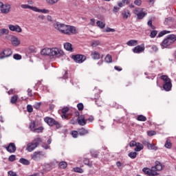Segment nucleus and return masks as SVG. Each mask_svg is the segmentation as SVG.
Wrapping results in <instances>:
<instances>
[{
  "mask_svg": "<svg viewBox=\"0 0 176 176\" xmlns=\"http://www.w3.org/2000/svg\"><path fill=\"white\" fill-rule=\"evenodd\" d=\"M54 28L65 35H75L76 34V28L75 26L67 25L60 22H56L54 24Z\"/></svg>",
  "mask_w": 176,
  "mask_h": 176,
  "instance_id": "1",
  "label": "nucleus"
},
{
  "mask_svg": "<svg viewBox=\"0 0 176 176\" xmlns=\"http://www.w3.org/2000/svg\"><path fill=\"white\" fill-rule=\"evenodd\" d=\"M160 78L164 81V90H165V91H170V90H171V87H173V84H171V79H170L167 75H163L160 77Z\"/></svg>",
  "mask_w": 176,
  "mask_h": 176,
  "instance_id": "2",
  "label": "nucleus"
},
{
  "mask_svg": "<svg viewBox=\"0 0 176 176\" xmlns=\"http://www.w3.org/2000/svg\"><path fill=\"white\" fill-rule=\"evenodd\" d=\"M176 41V36L174 34H170L166 38H164L162 41V46L164 47H167L170 45H173Z\"/></svg>",
  "mask_w": 176,
  "mask_h": 176,
  "instance_id": "3",
  "label": "nucleus"
},
{
  "mask_svg": "<svg viewBox=\"0 0 176 176\" xmlns=\"http://www.w3.org/2000/svg\"><path fill=\"white\" fill-rule=\"evenodd\" d=\"M44 121L47 124L48 126H56V129H60L61 127L60 123L56 121L54 118L46 117L44 118Z\"/></svg>",
  "mask_w": 176,
  "mask_h": 176,
  "instance_id": "4",
  "label": "nucleus"
},
{
  "mask_svg": "<svg viewBox=\"0 0 176 176\" xmlns=\"http://www.w3.org/2000/svg\"><path fill=\"white\" fill-rule=\"evenodd\" d=\"M45 153L43 151H35L31 155V159L34 162H38L41 160L42 157H45Z\"/></svg>",
  "mask_w": 176,
  "mask_h": 176,
  "instance_id": "5",
  "label": "nucleus"
},
{
  "mask_svg": "<svg viewBox=\"0 0 176 176\" xmlns=\"http://www.w3.org/2000/svg\"><path fill=\"white\" fill-rule=\"evenodd\" d=\"M29 129L33 133H42V130H43V128L42 126L36 128V124L35 123L34 120H32L30 122Z\"/></svg>",
  "mask_w": 176,
  "mask_h": 176,
  "instance_id": "6",
  "label": "nucleus"
},
{
  "mask_svg": "<svg viewBox=\"0 0 176 176\" xmlns=\"http://www.w3.org/2000/svg\"><path fill=\"white\" fill-rule=\"evenodd\" d=\"M133 13L138 16V19L139 20H142V19L144 18L147 14L146 12H144V8L135 9Z\"/></svg>",
  "mask_w": 176,
  "mask_h": 176,
  "instance_id": "7",
  "label": "nucleus"
},
{
  "mask_svg": "<svg viewBox=\"0 0 176 176\" xmlns=\"http://www.w3.org/2000/svg\"><path fill=\"white\" fill-rule=\"evenodd\" d=\"M64 54V52L58 48H51V56H55V57H60Z\"/></svg>",
  "mask_w": 176,
  "mask_h": 176,
  "instance_id": "8",
  "label": "nucleus"
},
{
  "mask_svg": "<svg viewBox=\"0 0 176 176\" xmlns=\"http://www.w3.org/2000/svg\"><path fill=\"white\" fill-rule=\"evenodd\" d=\"M73 60L75 63H78V64H82L83 61L86 60V56L80 54L74 55L72 56Z\"/></svg>",
  "mask_w": 176,
  "mask_h": 176,
  "instance_id": "9",
  "label": "nucleus"
},
{
  "mask_svg": "<svg viewBox=\"0 0 176 176\" xmlns=\"http://www.w3.org/2000/svg\"><path fill=\"white\" fill-rule=\"evenodd\" d=\"M133 53L139 54L140 53H142L145 52V45L142 44L141 45H137L133 50Z\"/></svg>",
  "mask_w": 176,
  "mask_h": 176,
  "instance_id": "10",
  "label": "nucleus"
},
{
  "mask_svg": "<svg viewBox=\"0 0 176 176\" xmlns=\"http://www.w3.org/2000/svg\"><path fill=\"white\" fill-rule=\"evenodd\" d=\"M8 28L10 31H12L14 32H23V29L19 25H8Z\"/></svg>",
  "mask_w": 176,
  "mask_h": 176,
  "instance_id": "11",
  "label": "nucleus"
},
{
  "mask_svg": "<svg viewBox=\"0 0 176 176\" xmlns=\"http://www.w3.org/2000/svg\"><path fill=\"white\" fill-rule=\"evenodd\" d=\"M143 173H144V174H146L147 175H150V176H155V175H157V172L153 171V170H152V167L151 168H144L142 169Z\"/></svg>",
  "mask_w": 176,
  "mask_h": 176,
  "instance_id": "12",
  "label": "nucleus"
},
{
  "mask_svg": "<svg viewBox=\"0 0 176 176\" xmlns=\"http://www.w3.org/2000/svg\"><path fill=\"white\" fill-rule=\"evenodd\" d=\"M4 148L10 153H14L16 152V144L14 143H10L8 146H4Z\"/></svg>",
  "mask_w": 176,
  "mask_h": 176,
  "instance_id": "13",
  "label": "nucleus"
},
{
  "mask_svg": "<svg viewBox=\"0 0 176 176\" xmlns=\"http://www.w3.org/2000/svg\"><path fill=\"white\" fill-rule=\"evenodd\" d=\"M77 122L80 126H85L86 123H87V120H86L84 115H81L78 117Z\"/></svg>",
  "mask_w": 176,
  "mask_h": 176,
  "instance_id": "14",
  "label": "nucleus"
},
{
  "mask_svg": "<svg viewBox=\"0 0 176 176\" xmlns=\"http://www.w3.org/2000/svg\"><path fill=\"white\" fill-rule=\"evenodd\" d=\"M12 56V50L6 49L0 54V58H6V57H10Z\"/></svg>",
  "mask_w": 176,
  "mask_h": 176,
  "instance_id": "15",
  "label": "nucleus"
},
{
  "mask_svg": "<svg viewBox=\"0 0 176 176\" xmlns=\"http://www.w3.org/2000/svg\"><path fill=\"white\" fill-rule=\"evenodd\" d=\"M9 12H10V5L3 4V6L1 7V12L3 14H8Z\"/></svg>",
  "mask_w": 176,
  "mask_h": 176,
  "instance_id": "16",
  "label": "nucleus"
},
{
  "mask_svg": "<svg viewBox=\"0 0 176 176\" xmlns=\"http://www.w3.org/2000/svg\"><path fill=\"white\" fill-rule=\"evenodd\" d=\"M153 171L157 173V171H162L163 170V166L159 161L155 162V166L152 167Z\"/></svg>",
  "mask_w": 176,
  "mask_h": 176,
  "instance_id": "17",
  "label": "nucleus"
},
{
  "mask_svg": "<svg viewBox=\"0 0 176 176\" xmlns=\"http://www.w3.org/2000/svg\"><path fill=\"white\" fill-rule=\"evenodd\" d=\"M11 43L12 45V46L17 47L20 45L21 41H20V39H19V38H17V36H12L11 37Z\"/></svg>",
  "mask_w": 176,
  "mask_h": 176,
  "instance_id": "18",
  "label": "nucleus"
},
{
  "mask_svg": "<svg viewBox=\"0 0 176 176\" xmlns=\"http://www.w3.org/2000/svg\"><path fill=\"white\" fill-rule=\"evenodd\" d=\"M36 148H38V146H36L33 143V142H32L27 144L26 151H28V152H32V151H34V149H36Z\"/></svg>",
  "mask_w": 176,
  "mask_h": 176,
  "instance_id": "19",
  "label": "nucleus"
},
{
  "mask_svg": "<svg viewBox=\"0 0 176 176\" xmlns=\"http://www.w3.org/2000/svg\"><path fill=\"white\" fill-rule=\"evenodd\" d=\"M42 56H51L52 48H44L41 52Z\"/></svg>",
  "mask_w": 176,
  "mask_h": 176,
  "instance_id": "20",
  "label": "nucleus"
},
{
  "mask_svg": "<svg viewBox=\"0 0 176 176\" xmlns=\"http://www.w3.org/2000/svg\"><path fill=\"white\" fill-rule=\"evenodd\" d=\"M122 16L124 20H127V19L130 17L131 14H130V11L129 10H124L122 12Z\"/></svg>",
  "mask_w": 176,
  "mask_h": 176,
  "instance_id": "21",
  "label": "nucleus"
},
{
  "mask_svg": "<svg viewBox=\"0 0 176 176\" xmlns=\"http://www.w3.org/2000/svg\"><path fill=\"white\" fill-rule=\"evenodd\" d=\"M78 134L79 135H86V134H89V130L85 128H81L78 129Z\"/></svg>",
  "mask_w": 176,
  "mask_h": 176,
  "instance_id": "22",
  "label": "nucleus"
},
{
  "mask_svg": "<svg viewBox=\"0 0 176 176\" xmlns=\"http://www.w3.org/2000/svg\"><path fill=\"white\" fill-rule=\"evenodd\" d=\"M19 163L23 164V166H30L31 164V162H30V161L25 158H21L19 160Z\"/></svg>",
  "mask_w": 176,
  "mask_h": 176,
  "instance_id": "23",
  "label": "nucleus"
},
{
  "mask_svg": "<svg viewBox=\"0 0 176 176\" xmlns=\"http://www.w3.org/2000/svg\"><path fill=\"white\" fill-rule=\"evenodd\" d=\"M64 49H65V50H67V52H72V44L69 43H65Z\"/></svg>",
  "mask_w": 176,
  "mask_h": 176,
  "instance_id": "24",
  "label": "nucleus"
},
{
  "mask_svg": "<svg viewBox=\"0 0 176 176\" xmlns=\"http://www.w3.org/2000/svg\"><path fill=\"white\" fill-rule=\"evenodd\" d=\"M128 46H137L138 45V41L137 40H130L126 42Z\"/></svg>",
  "mask_w": 176,
  "mask_h": 176,
  "instance_id": "25",
  "label": "nucleus"
},
{
  "mask_svg": "<svg viewBox=\"0 0 176 176\" xmlns=\"http://www.w3.org/2000/svg\"><path fill=\"white\" fill-rule=\"evenodd\" d=\"M135 146H136L135 148V152H140V151H142V149H144V146L140 142L136 143Z\"/></svg>",
  "mask_w": 176,
  "mask_h": 176,
  "instance_id": "26",
  "label": "nucleus"
},
{
  "mask_svg": "<svg viewBox=\"0 0 176 176\" xmlns=\"http://www.w3.org/2000/svg\"><path fill=\"white\" fill-rule=\"evenodd\" d=\"M34 12H38V13H49V10L39 9L36 7H34Z\"/></svg>",
  "mask_w": 176,
  "mask_h": 176,
  "instance_id": "27",
  "label": "nucleus"
},
{
  "mask_svg": "<svg viewBox=\"0 0 176 176\" xmlns=\"http://www.w3.org/2000/svg\"><path fill=\"white\" fill-rule=\"evenodd\" d=\"M91 57L92 58H94V60H100V53H98V52H94L91 53Z\"/></svg>",
  "mask_w": 176,
  "mask_h": 176,
  "instance_id": "28",
  "label": "nucleus"
},
{
  "mask_svg": "<svg viewBox=\"0 0 176 176\" xmlns=\"http://www.w3.org/2000/svg\"><path fill=\"white\" fill-rule=\"evenodd\" d=\"M146 145H147L148 149H151L153 151L157 150V147H156L154 144H152L148 142H146Z\"/></svg>",
  "mask_w": 176,
  "mask_h": 176,
  "instance_id": "29",
  "label": "nucleus"
},
{
  "mask_svg": "<svg viewBox=\"0 0 176 176\" xmlns=\"http://www.w3.org/2000/svg\"><path fill=\"white\" fill-rule=\"evenodd\" d=\"M21 8H22V9H31V10H33V11H34V9H35V7L31 6L28 4H21Z\"/></svg>",
  "mask_w": 176,
  "mask_h": 176,
  "instance_id": "30",
  "label": "nucleus"
},
{
  "mask_svg": "<svg viewBox=\"0 0 176 176\" xmlns=\"http://www.w3.org/2000/svg\"><path fill=\"white\" fill-rule=\"evenodd\" d=\"M8 34H9V30L5 28L0 30V36H3V35H8Z\"/></svg>",
  "mask_w": 176,
  "mask_h": 176,
  "instance_id": "31",
  "label": "nucleus"
},
{
  "mask_svg": "<svg viewBox=\"0 0 176 176\" xmlns=\"http://www.w3.org/2000/svg\"><path fill=\"white\" fill-rule=\"evenodd\" d=\"M96 25L98 27H99V28H101L102 30L105 28V23L101 21H98L96 22Z\"/></svg>",
  "mask_w": 176,
  "mask_h": 176,
  "instance_id": "32",
  "label": "nucleus"
},
{
  "mask_svg": "<svg viewBox=\"0 0 176 176\" xmlns=\"http://www.w3.org/2000/svg\"><path fill=\"white\" fill-rule=\"evenodd\" d=\"M32 142H33L36 146H38L39 143L42 142V140H41V138H36Z\"/></svg>",
  "mask_w": 176,
  "mask_h": 176,
  "instance_id": "33",
  "label": "nucleus"
},
{
  "mask_svg": "<svg viewBox=\"0 0 176 176\" xmlns=\"http://www.w3.org/2000/svg\"><path fill=\"white\" fill-rule=\"evenodd\" d=\"M137 120L139 122H146V117L143 115H139L137 118Z\"/></svg>",
  "mask_w": 176,
  "mask_h": 176,
  "instance_id": "34",
  "label": "nucleus"
},
{
  "mask_svg": "<svg viewBox=\"0 0 176 176\" xmlns=\"http://www.w3.org/2000/svg\"><path fill=\"white\" fill-rule=\"evenodd\" d=\"M167 34H170V31L168 30H163L162 32H160L159 34H158V38H162V36H164V35H166Z\"/></svg>",
  "mask_w": 176,
  "mask_h": 176,
  "instance_id": "35",
  "label": "nucleus"
},
{
  "mask_svg": "<svg viewBox=\"0 0 176 176\" xmlns=\"http://www.w3.org/2000/svg\"><path fill=\"white\" fill-rule=\"evenodd\" d=\"M104 61L107 63H112V56L107 54L104 58Z\"/></svg>",
  "mask_w": 176,
  "mask_h": 176,
  "instance_id": "36",
  "label": "nucleus"
},
{
  "mask_svg": "<svg viewBox=\"0 0 176 176\" xmlns=\"http://www.w3.org/2000/svg\"><path fill=\"white\" fill-rule=\"evenodd\" d=\"M100 41H94L91 43V46L93 47H97V46H100Z\"/></svg>",
  "mask_w": 176,
  "mask_h": 176,
  "instance_id": "37",
  "label": "nucleus"
},
{
  "mask_svg": "<svg viewBox=\"0 0 176 176\" xmlns=\"http://www.w3.org/2000/svg\"><path fill=\"white\" fill-rule=\"evenodd\" d=\"M67 164V162L62 161L59 163V167L60 168H66Z\"/></svg>",
  "mask_w": 176,
  "mask_h": 176,
  "instance_id": "38",
  "label": "nucleus"
},
{
  "mask_svg": "<svg viewBox=\"0 0 176 176\" xmlns=\"http://www.w3.org/2000/svg\"><path fill=\"white\" fill-rule=\"evenodd\" d=\"M18 98H19V97H17V96H12L10 100L11 104H16V102H17Z\"/></svg>",
  "mask_w": 176,
  "mask_h": 176,
  "instance_id": "39",
  "label": "nucleus"
},
{
  "mask_svg": "<svg viewBox=\"0 0 176 176\" xmlns=\"http://www.w3.org/2000/svg\"><path fill=\"white\" fill-rule=\"evenodd\" d=\"M165 147H166L168 149H170L171 148V141H170V140H167L166 141Z\"/></svg>",
  "mask_w": 176,
  "mask_h": 176,
  "instance_id": "40",
  "label": "nucleus"
},
{
  "mask_svg": "<svg viewBox=\"0 0 176 176\" xmlns=\"http://www.w3.org/2000/svg\"><path fill=\"white\" fill-rule=\"evenodd\" d=\"M128 156H129L131 159H135L137 157V153L135 152H131L128 154Z\"/></svg>",
  "mask_w": 176,
  "mask_h": 176,
  "instance_id": "41",
  "label": "nucleus"
},
{
  "mask_svg": "<svg viewBox=\"0 0 176 176\" xmlns=\"http://www.w3.org/2000/svg\"><path fill=\"white\" fill-rule=\"evenodd\" d=\"M72 135L73 138H78V135H79V131H73L72 132Z\"/></svg>",
  "mask_w": 176,
  "mask_h": 176,
  "instance_id": "42",
  "label": "nucleus"
},
{
  "mask_svg": "<svg viewBox=\"0 0 176 176\" xmlns=\"http://www.w3.org/2000/svg\"><path fill=\"white\" fill-rule=\"evenodd\" d=\"M74 171L75 173H80V174H82V173H83V169L79 167H76V168H74Z\"/></svg>",
  "mask_w": 176,
  "mask_h": 176,
  "instance_id": "43",
  "label": "nucleus"
},
{
  "mask_svg": "<svg viewBox=\"0 0 176 176\" xmlns=\"http://www.w3.org/2000/svg\"><path fill=\"white\" fill-rule=\"evenodd\" d=\"M156 35H157V31L153 30L151 32V34H150L151 38H155Z\"/></svg>",
  "mask_w": 176,
  "mask_h": 176,
  "instance_id": "44",
  "label": "nucleus"
},
{
  "mask_svg": "<svg viewBox=\"0 0 176 176\" xmlns=\"http://www.w3.org/2000/svg\"><path fill=\"white\" fill-rule=\"evenodd\" d=\"M46 2L49 3V5H54V3H57L58 0H46Z\"/></svg>",
  "mask_w": 176,
  "mask_h": 176,
  "instance_id": "45",
  "label": "nucleus"
},
{
  "mask_svg": "<svg viewBox=\"0 0 176 176\" xmlns=\"http://www.w3.org/2000/svg\"><path fill=\"white\" fill-rule=\"evenodd\" d=\"M27 111L30 113H32V111H34V108L32 107V106L31 104H28L27 106Z\"/></svg>",
  "mask_w": 176,
  "mask_h": 176,
  "instance_id": "46",
  "label": "nucleus"
},
{
  "mask_svg": "<svg viewBox=\"0 0 176 176\" xmlns=\"http://www.w3.org/2000/svg\"><path fill=\"white\" fill-rule=\"evenodd\" d=\"M84 107H85L83 106V103H78L77 104V108H78V111H83Z\"/></svg>",
  "mask_w": 176,
  "mask_h": 176,
  "instance_id": "47",
  "label": "nucleus"
},
{
  "mask_svg": "<svg viewBox=\"0 0 176 176\" xmlns=\"http://www.w3.org/2000/svg\"><path fill=\"white\" fill-rule=\"evenodd\" d=\"M91 155L93 157H97L98 156V151H91Z\"/></svg>",
  "mask_w": 176,
  "mask_h": 176,
  "instance_id": "48",
  "label": "nucleus"
},
{
  "mask_svg": "<svg viewBox=\"0 0 176 176\" xmlns=\"http://www.w3.org/2000/svg\"><path fill=\"white\" fill-rule=\"evenodd\" d=\"M41 104H42V103H41V102L35 103V104H34V108L35 109H39V108H41Z\"/></svg>",
  "mask_w": 176,
  "mask_h": 176,
  "instance_id": "49",
  "label": "nucleus"
},
{
  "mask_svg": "<svg viewBox=\"0 0 176 176\" xmlns=\"http://www.w3.org/2000/svg\"><path fill=\"white\" fill-rule=\"evenodd\" d=\"M9 162H14L16 160V155H11L8 158Z\"/></svg>",
  "mask_w": 176,
  "mask_h": 176,
  "instance_id": "50",
  "label": "nucleus"
},
{
  "mask_svg": "<svg viewBox=\"0 0 176 176\" xmlns=\"http://www.w3.org/2000/svg\"><path fill=\"white\" fill-rule=\"evenodd\" d=\"M13 58L14 60H21V55L19 54H14Z\"/></svg>",
  "mask_w": 176,
  "mask_h": 176,
  "instance_id": "51",
  "label": "nucleus"
},
{
  "mask_svg": "<svg viewBox=\"0 0 176 176\" xmlns=\"http://www.w3.org/2000/svg\"><path fill=\"white\" fill-rule=\"evenodd\" d=\"M148 137H152V135H156V131H150L147 132Z\"/></svg>",
  "mask_w": 176,
  "mask_h": 176,
  "instance_id": "52",
  "label": "nucleus"
},
{
  "mask_svg": "<svg viewBox=\"0 0 176 176\" xmlns=\"http://www.w3.org/2000/svg\"><path fill=\"white\" fill-rule=\"evenodd\" d=\"M69 111V108L68 107H63L61 110L62 113H67Z\"/></svg>",
  "mask_w": 176,
  "mask_h": 176,
  "instance_id": "53",
  "label": "nucleus"
},
{
  "mask_svg": "<svg viewBox=\"0 0 176 176\" xmlns=\"http://www.w3.org/2000/svg\"><path fill=\"white\" fill-rule=\"evenodd\" d=\"M115 29H112L111 28H107L105 30H104V32H115Z\"/></svg>",
  "mask_w": 176,
  "mask_h": 176,
  "instance_id": "54",
  "label": "nucleus"
},
{
  "mask_svg": "<svg viewBox=\"0 0 176 176\" xmlns=\"http://www.w3.org/2000/svg\"><path fill=\"white\" fill-rule=\"evenodd\" d=\"M151 50L153 52H155V53L159 51V48L156 45H152Z\"/></svg>",
  "mask_w": 176,
  "mask_h": 176,
  "instance_id": "55",
  "label": "nucleus"
},
{
  "mask_svg": "<svg viewBox=\"0 0 176 176\" xmlns=\"http://www.w3.org/2000/svg\"><path fill=\"white\" fill-rule=\"evenodd\" d=\"M8 174L10 176H19V175H17V173H16V172H13L12 170L8 171Z\"/></svg>",
  "mask_w": 176,
  "mask_h": 176,
  "instance_id": "56",
  "label": "nucleus"
},
{
  "mask_svg": "<svg viewBox=\"0 0 176 176\" xmlns=\"http://www.w3.org/2000/svg\"><path fill=\"white\" fill-rule=\"evenodd\" d=\"M135 5H136V6H141V3H142V1L141 0H135L134 1Z\"/></svg>",
  "mask_w": 176,
  "mask_h": 176,
  "instance_id": "57",
  "label": "nucleus"
},
{
  "mask_svg": "<svg viewBox=\"0 0 176 176\" xmlns=\"http://www.w3.org/2000/svg\"><path fill=\"white\" fill-rule=\"evenodd\" d=\"M96 25V19H91L89 22V25L94 26Z\"/></svg>",
  "mask_w": 176,
  "mask_h": 176,
  "instance_id": "58",
  "label": "nucleus"
},
{
  "mask_svg": "<svg viewBox=\"0 0 176 176\" xmlns=\"http://www.w3.org/2000/svg\"><path fill=\"white\" fill-rule=\"evenodd\" d=\"M137 145V142L135 141H131L130 143H129V146H136Z\"/></svg>",
  "mask_w": 176,
  "mask_h": 176,
  "instance_id": "59",
  "label": "nucleus"
},
{
  "mask_svg": "<svg viewBox=\"0 0 176 176\" xmlns=\"http://www.w3.org/2000/svg\"><path fill=\"white\" fill-rule=\"evenodd\" d=\"M120 10V8H119V7L114 6L113 12H114L115 13H117V12H119Z\"/></svg>",
  "mask_w": 176,
  "mask_h": 176,
  "instance_id": "60",
  "label": "nucleus"
},
{
  "mask_svg": "<svg viewBox=\"0 0 176 176\" xmlns=\"http://www.w3.org/2000/svg\"><path fill=\"white\" fill-rule=\"evenodd\" d=\"M28 96H29V97H32V90L30 89H28Z\"/></svg>",
  "mask_w": 176,
  "mask_h": 176,
  "instance_id": "61",
  "label": "nucleus"
},
{
  "mask_svg": "<svg viewBox=\"0 0 176 176\" xmlns=\"http://www.w3.org/2000/svg\"><path fill=\"white\" fill-rule=\"evenodd\" d=\"M124 5H126V4L124 3L123 1L118 3V6H119V8H123V6H124Z\"/></svg>",
  "mask_w": 176,
  "mask_h": 176,
  "instance_id": "62",
  "label": "nucleus"
},
{
  "mask_svg": "<svg viewBox=\"0 0 176 176\" xmlns=\"http://www.w3.org/2000/svg\"><path fill=\"white\" fill-rule=\"evenodd\" d=\"M42 147L44 148V149H49V148H50L46 143L43 144Z\"/></svg>",
  "mask_w": 176,
  "mask_h": 176,
  "instance_id": "63",
  "label": "nucleus"
},
{
  "mask_svg": "<svg viewBox=\"0 0 176 176\" xmlns=\"http://www.w3.org/2000/svg\"><path fill=\"white\" fill-rule=\"evenodd\" d=\"M114 68L116 69V71H122V67L119 66H115Z\"/></svg>",
  "mask_w": 176,
  "mask_h": 176,
  "instance_id": "64",
  "label": "nucleus"
}]
</instances>
